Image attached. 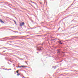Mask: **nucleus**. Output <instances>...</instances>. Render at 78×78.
<instances>
[{"instance_id": "f257e3e1", "label": "nucleus", "mask_w": 78, "mask_h": 78, "mask_svg": "<svg viewBox=\"0 0 78 78\" xmlns=\"http://www.w3.org/2000/svg\"><path fill=\"white\" fill-rule=\"evenodd\" d=\"M24 25H25V23L24 22L20 23V25L21 27H22V26H23Z\"/></svg>"}, {"instance_id": "f03ea898", "label": "nucleus", "mask_w": 78, "mask_h": 78, "mask_svg": "<svg viewBox=\"0 0 78 78\" xmlns=\"http://www.w3.org/2000/svg\"><path fill=\"white\" fill-rule=\"evenodd\" d=\"M19 67L20 68H21V67H23L25 68V67H27V66H19Z\"/></svg>"}, {"instance_id": "7ed1b4c3", "label": "nucleus", "mask_w": 78, "mask_h": 78, "mask_svg": "<svg viewBox=\"0 0 78 78\" xmlns=\"http://www.w3.org/2000/svg\"><path fill=\"white\" fill-rule=\"evenodd\" d=\"M0 22H1V23H4L3 21L1 19H0Z\"/></svg>"}, {"instance_id": "20e7f679", "label": "nucleus", "mask_w": 78, "mask_h": 78, "mask_svg": "<svg viewBox=\"0 0 78 78\" xmlns=\"http://www.w3.org/2000/svg\"><path fill=\"white\" fill-rule=\"evenodd\" d=\"M19 70H17V71H16V73H19Z\"/></svg>"}, {"instance_id": "39448f33", "label": "nucleus", "mask_w": 78, "mask_h": 78, "mask_svg": "<svg viewBox=\"0 0 78 78\" xmlns=\"http://www.w3.org/2000/svg\"><path fill=\"white\" fill-rule=\"evenodd\" d=\"M59 44H62V43L61 41H59Z\"/></svg>"}, {"instance_id": "423d86ee", "label": "nucleus", "mask_w": 78, "mask_h": 78, "mask_svg": "<svg viewBox=\"0 0 78 78\" xmlns=\"http://www.w3.org/2000/svg\"><path fill=\"white\" fill-rule=\"evenodd\" d=\"M18 74H17V75H20V74H19V73H17Z\"/></svg>"}, {"instance_id": "0eeeda50", "label": "nucleus", "mask_w": 78, "mask_h": 78, "mask_svg": "<svg viewBox=\"0 0 78 78\" xmlns=\"http://www.w3.org/2000/svg\"><path fill=\"white\" fill-rule=\"evenodd\" d=\"M40 51H42V50H41V49H40V50H39Z\"/></svg>"}, {"instance_id": "6e6552de", "label": "nucleus", "mask_w": 78, "mask_h": 78, "mask_svg": "<svg viewBox=\"0 0 78 78\" xmlns=\"http://www.w3.org/2000/svg\"><path fill=\"white\" fill-rule=\"evenodd\" d=\"M14 22L15 23H16V22L15 21H14Z\"/></svg>"}]
</instances>
